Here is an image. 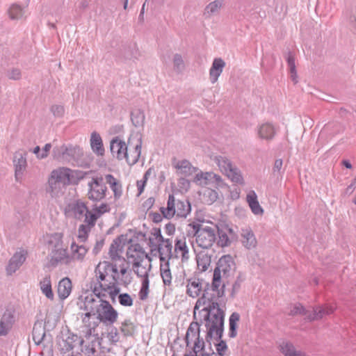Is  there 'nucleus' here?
<instances>
[{
  "instance_id": "41",
  "label": "nucleus",
  "mask_w": 356,
  "mask_h": 356,
  "mask_svg": "<svg viewBox=\"0 0 356 356\" xmlns=\"http://www.w3.org/2000/svg\"><path fill=\"white\" fill-rule=\"evenodd\" d=\"M33 340L36 345H40L46 336L45 327L41 323H35L33 328Z\"/></svg>"
},
{
  "instance_id": "59",
  "label": "nucleus",
  "mask_w": 356,
  "mask_h": 356,
  "mask_svg": "<svg viewBox=\"0 0 356 356\" xmlns=\"http://www.w3.org/2000/svg\"><path fill=\"white\" fill-rule=\"evenodd\" d=\"M149 279H143L142 281V286L139 291V298L141 300H145L148 297L149 293Z\"/></svg>"
},
{
  "instance_id": "6",
  "label": "nucleus",
  "mask_w": 356,
  "mask_h": 356,
  "mask_svg": "<svg viewBox=\"0 0 356 356\" xmlns=\"http://www.w3.org/2000/svg\"><path fill=\"white\" fill-rule=\"evenodd\" d=\"M88 198L94 202H99L104 200L106 195L107 187L105 178L103 177H93L88 183Z\"/></svg>"
},
{
  "instance_id": "36",
  "label": "nucleus",
  "mask_w": 356,
  "mask_h": 356,
  "mask_svg": "<svg viewBox=\"0 0 356 356\" xmlns=\"http://www.w3.org/2000/svg\"><path fill=\"white\" fill-rule=\"evenodd\" d=\"M141 146L142 140L141 138H139L138 143L135 145L134 149L127 152V156L125 157V160L129 165H132L138 162L141 153Z\"/></svg>"
},
{
  "instance_id": "45",
  "label": "nucleus",
  "mask_w": 356,
  "mask_h": 356,
  "mask_svg": "<svg viewBox=\"0 0 356 356\" xmlns=\"http://www.w3.org/2000/svg\"><path fill=\"white\" fill-rule=\"evenodd\" d=\"M175 168L178 170L179 173L184 176H188L191 175L195 170L191 163L187 160L179 161L176 164Z\"/></svg>"
},
{
  "instance_id": "22",
  "label": "nucleus",
  "mask_w": 356,
  "mask_h": 356,
  "mask_svg": "<svg viewBox=\"0 0 356 356\" xmlns=\"http://www.w3.org/2000/svg\"><path fill=\"white\" fill-rule=\"evenodd\" d=\"M225 67V62L222 58H216L213 60L209 70V79L211 83L213 84L217 82Z\"/></svg>"
},
{
  "instance_id": "1",
  "label": "nucleus",
  "mask_w": 356,
  "mask_h": 356,
  "mask_svg": "<svg viewBox=\"0 0 356 356\" xmlns=\"http://www.w3.org/2000/svg\"><path fill=\"white\" fill-rule=\"evenodd\" d=\"M225 284L222 280L215 282L213 277L211 284L206 283L202 296L200 297L194 307V318L198 311L201 322L207 330V339H220L224 331L225 311L220 307L219 299L225 295Z\"/></svg>"
},
{
  "instance_id": "25",
  "label": "nucleus",
  "mask_w": 356,
  "mask_h": 356,
  "mask_svg": "<svg viewBox=\"0 0 356 356\" xmlns=\"http://www.w3.org/2000/svg\"><path fill=\"white\" fill-rule=\"evenodd\" d=\"M105 182L108 184L113 192L114 199L119 200L122 195V186L120 181L115 178L112 175H105Z\"/></svg>"
},
{
  "instance_id": "4",
  "label": "nucleus",
  "mask_w": 356,
  "mask_h": 356,
  "mask_svg": "<svg viewBox=\"0 0 356 356\" xmlns=\"http://www.w3.org/2000/svg\"><path fill=\"white\" fill-rule=\"evenodd\" d=\"M191 210V204L188 200H175L173 195H169L167 207H161L160 211L163 213L165 218L170 219L175 215L180 218H186Z\"/></svg>"
},
{
  "instance_id": "17",
  "label": "nucleus",
  "mask_w": 356,
  "mask_h": 356,
  "mask_svg": "<svg viewBox=\"0 0 356 356\" xmlns=\"http://www.w3.org/2000/svg\"><path fill=\"white\" fill-rule=\"evenodd\" d=\"M13 165L15 179L17 181H21L27 166L26 153L21 151L15 152L13 156Z\"/></svg>"
},
{
  "instance_id": "32",
  "label": "nucleus",
  "mask_w": 356,
  "mask_h": 356,
  "mask_svg": "<svg viewBox=\"0 0 356 356\" xmlns=\"http://www.w3.org/2000/svg\"><path fill=\"white\" fill-rule=\"evenodd\" d=\"M246 200L254 215H261L264 213V210L258 202L257 194L254 191L248 193L246 196Z\"/></svg>"
},
{
  "instance_id": "13",
  "label": "nucleus",
  "mask_w": 356,
  "mask_h": 356,
  "mask_svg": "<svg viewBox=\"0 0 356 356\" xmlns=\"http://www.w3.org/2000/svg\"><path fill=\"white\" fill-rule=\"evenodd\" d=\"M119 265V275H111L112 280L118 282L121 285L128 286L132 282L131 270L129 269V264L124 258L120 261Z\"/></svg>"
},
{
  "instance_id": "50",
  "label": "nucleus",
  "mask_w": 356,
  "mask_h": 356,
  "mask_svg": "<svg viewBox=\"0 0 356 356\" xmlns=\"http://www.w3.org/2000/svg\"><path fill=\"white\" fill-rule=\"evenodd\" d=\"M164 238L161 234V229L159 228H153L151 231V236L149 238V245L151 248V250L153 251L154 244H158Z\"/></svg>"
},
{
  "instance_id": "29",
  "label": "nucleus",
  "mask_w": 356,
  "mask_h": 356,
  "mask_svg": "<svg viewBox=\"0 0 356 356\" xmlns=\"http://www.w3.org/2000/svg\"><path fill=\"white\" fill-rule=\"evenodd\" d=\"M334 309L332 307H316L313 309V312H309L307 319L309 321L320 320L326 315L333 313Z\"/></svg>"
},
{
  "instance_id": "51",
  "label": "nucleus",
  "mask_w": 356,
  "mask_h": 356,
  "mask_svg": "<svg viewBox=\"0 0 356 356\" xmlns=\"http://www.w3.org/2000/svg\"><path fill=\"white\" fill-rule=\"evenodd\" d=\"M24 9L18 4H13L9 9V15L12 19H21L24 15Z\"/></svg>"
},
{
  "instance_id": "21",
  "label": "nucleus",
  "mask_w": 356,
  "mask_h": 356,
  "mask_svg": "<svg viewBox=\"0 0 356 356\" xmlns=\"http://www.w3.org/2000/svg\"><path fill=\"white\" fill-rule=\"evenodd\" d=\"M53 265L58 263L64 264L70 266L72 264V259L70 257L67 251L65 248H56L52 252V257L51 259Z\"/></svg>"
},
{
  "instance_id": "48",
  "label": "nucleus",
  "mask_w": 356,
  "mask_h": 356,
  "mask_svg": "<svg viewBox=\"0 0 356 356\" xmlns=\"http://www.w3.org/2000/svg\"><path fill=\"white\" fill-rule=\"evenodd\" d=\"M239 318H240V316L236 312L232 313L229 317V337L230 338H234L237 334L236 322L239 321Z\"/></svg>"
},
{
  "instance_id": "40",
  "label": "nucleus",
  "mask_w": 356,
  "mask_h": 356,
  "mask_svg": "<svg viewBox=\"0 0 356 356\" xmlns=\"http://www.w3.org/2000/svg\"><path fill=\"white\" fill-rule=\"evenodd\" d=\"M200 326L198 322H192L190 324L185 338L187 346L193 341V338L200 336Z\"/></svg>"
},
{
  "instance_id": "28",
  "label": "nucleus",
  "mask_w": 356,
  "mask_h": 356,
  "mask_svg": "<svg viewBox=\"0 0 356 356\" xmlns=\"http://www.w3.org/2000/svg\"><path fill=\"white\" fill-rule=\"evenodd\" d=\"M241 236L242 244L245 248L251 250L256 248L257 241L253 232L251 229H243Z\"/></svg>"
},
{
  "instance_id": "49",
  "label": "nucleus",
  "mask_w": 356,
  "mask_h": 356,
  "mask_svg": "<svg viewBox=\"0 0 356 356\" xmlns=\"http://www.w3.org/2000/svg\"><path fill=\"white\" fill-rule=\"evenodd\" d=\"M222 337L220 339H217L215 337H212L209 339H207V334L206 335V341L209 343L211 346L210 341L213 339L216 342H214L215 346H216V354H219L220 356H224L225 355V352L227 350V346L226 344V342L225 341L221 340Z\"/></svg>"
},
{
  "instance_id": "39",
  "label": "nucleus",
  "mask_w": 356,
  "mask_h": 356,
  "mask_svg": "<svg viewBox=\"0 0 356 356\" xmlns=\"http://www.w3.org/2000/svg\"><path fill=\"white\" fill-rule=\"evenodd\" d=\"M40 289L45 296L53 300L54 298V295L51 289V277L49 275H46L40 282Z\"/></svg>"
},
{
  "instance_id": "18",
  "label": "nucleus",
  "mask_w": 356,
  "mask_h": 356,
  "mask_svg": "<svg viewBox=\"0 0 356 356\" xmlns=\"http://www.w3.org/2000/svg\"><path fill=\"white\" fill-rule=\"evenodd\" d=\"M206 282L201 278L193 277L186 280V294L191 298H197L200 295L206 284Z\"/></svg>"
},
{
  "instance_id": "33",
  "label": "nucleus",
  "mask_w": 356,
  "mask_h": 356,
  "mask_svg": "<svg viewBox=\"0 0 356 356\" xmlns=\"http://www.w3.org/2000/svg\"><path fill=\"white\" fill-rule=\"evenodd\" d=\"M72 255L70 257L72 259V263L75 261H82L88 252V248L83 245H77L73 242L71 245Z\"/></svg>"
},
{
  "instance_id": "16",
  "label": "nucleus",
  "mask_w": 356,
  "mask_h": 356,
  "mask_svg": "<svg viewBox=\"0 0 356 356\" xmlns=\"http://www.w3.org/2000/svg\"><path fill=\"white\" fill-rule=\"evenodd\" d=\"M127 256L128 259H132L133 266L135 267L140 266V263L147 258V254L138 243L132 244L128 248Z\"/></svg>"
},
{
  "instance_id": "2",
  "label": "nucleus",
  "mask_w": 356,
  "mask_h": 356,
  "mask_svg": "<svg viewBox=\"0 0 356 356\" xmlns=\"http://www.w3.org/2000/svg\"><path fill=\"white\" fill-rule=\"evenodd\" d=\"M78 305L80 310H83L85 313L80 314L82 323L87 329V333L90 335L95 332L97 327V323L92 321L93 318L97 314L104 298H95L93 295H88L83 298L79 299Z\"/></svg>"
},
{
  "instance_id": "15",
  "label": "nucleus",
  "mask_w": 356,
  "mask_h": 356,
  "mask_svg": "<svg viewBox=\"0 0 356 356\" xmlns=\"http://www.w3.org/2000/svg\"><path fill=\"white\" fill-rule=\"evenodd\" d=\"M216 234L218 236L217 244L222 248L229 246L236 238L235 232L227 226H222L221 227L216 226Z\"/></svg>"
},
{
  "instance_id": "58",
  "label": "nucleus",
  "mask_w": 356,
  "mask_h": 356,
  "mask_svg": "<svg viewBox=\"0 0 356 356\" xmlns=\"http://www.w3.org/2000/svg\"><path fill=\"white\" fill-rule=\"evenodd\" d=\"M244 280L245 276L241 273H240L232 285L231 292V296L232 298H234L235 295L238 292L239 289H241V284Z\"/></svg>"
},
{
  "instance_id": "63",
  "label": "nucleus",
  "mask_w": 356,
  "mask_h": 356,
  "mask_svg": "<svg viewBox=\"0 0 356 356\" xmlns=\"http://www.w3.org/2000/svg\"><path fill=\"white\" fill-rule=\"evenodd\" d=\"M6 76L9 79L17 81L21 79L22 72L18 68H12L7 71Z\"/></svg>"
},
{
  "instance_id": "37",
  "label": "nucleus",
  "mask_w": 356,
  "mask_h": 356,
  "mask_svg": "<svg viewBox=\"0 0 356 356\" xmlns=\"http://www.w3.org/2000/svg\"><path fill=\"white\" fill-rule=\"evenodd\" d=\"M280 351L284 356H306L301 350H298L290 342H282L280 345Z\"/></svg>"
},
{
  "instance_id": "64",
  "label": "nucleus",
  "mask_w": 356,
  "mask_h": 356,
  "mask_svg": "<svg viewBox=\"0 0 356 356\" xmlns=\"http://www.w3.org/2000/svg\"><path fill=\"white\" fill-rule=\"evenodd\" d=\"M97 342L92 341L86 346V354L88 356H97L96 345Z\"/></svg>"
},
{
  "instance_id": "42",
  "label": "nucleus",
  "mask_w": 356,
  "mask_h": 356,
  "mask_svg": "<svg viewBox=\"0 0 356 356\" xmlns=\"http://www.w3.org/2000/svg\"><path fill=\"white\" fill-rule=\"evenodd\" d=\"M121 241L116 238L113 241L110 245L108 254L112 261H121L123 257L119 254L120 251Z\"/></svg>"
},
{
  "instance_id": "35",
  "label": "nucleus",
  "mask_w": 356,
  "mask_h": 356,
  "mask_svg": "<svg viewBox=\"0 0 356 356\" xmlns=\"http://www.w3.org/2000/svg\"><path fill=\"white\" fill-rule=\"evenodd\" d=\"M181 252L182 261L187 260L188 259V248L186 245V238H177L175 243V254L174 257L177 258V254Z\"/></svg>"
},
{
  "instance_id": "55",
  "label": "nucleus",
  "mask_w": 356,
  "mask_h": 356,
  "mask_svg": "<svg viewBox=\"0 0 356 356\" xmlns=\"http://www.w3.org/2000/svg\"><path fill=\"white\" fill-rule=\"evenodd\" d=\"M91 228L88 226H86L83 224L79 225L77 236L79 243H84L87 240L88 234Z\"/></svg>"
},
{
  "instance_id": "46",
  "label": "nucleus",
  "mask_w": 356,
  "mask_h": 356,
  "mask_svg": "<svg viewBox=\"0 0 356 356\" xmlns=\"http://www.w3.org/2000/svg\"><path fill=\"white\" fill-rule=\"evenodd\" d=\"M72 210L73 211L76 218L79 219L82 218L83 215L85 216V213L89 211L86 204L81 200H78L74 202L72 207Z\"/></svg>"
},
{
  "instance_id": "44",
  "label": "nucleus",
  "mask_w": 356,
  "mask_h": 356,
  "mask_svg": "<svg viewBox=\"0 0 356 356\" xmlns=\"http://www.w3.org/2000/svg\"><path fill=\"white\" fill-rule=\"evenodd\" d=\"M145 115L143 110L136 108L131 113V120L136 127H143L145 123Z\"/></svg>"
},
{
  "instance_id": "23",
  "label": "nucleus",
  "mask_w": 356,
  "mask_h": 356,
  "mask_svg": "<svg viewBox=\"0 0 356 356\" xmlns=\"http://www.w3.org/2000/svg\"><path fill=\"white\" fill-rule=\"evenodd\" d=\"M276 131L275 126L270 122L263 123L257 128L259 137L266 140H271L273 139L276 134Z\"/></svg>"
},
{
  "instance_id": "8",
  "label": "nucleus",
  "mask_w": 356,
  "mask_h": 356,
  "mask_svg": "<svg viewBox=\"0 0 356 356\" xmlns=\"http://www.w3.org/2000/svg\"><path fill=\"white\" fill-rule=\"evenodd\" d=\"M213 160L220 171L225 173L232 181L237 184L242 182L243 177L240 170L232 165L229 159L223 156H216Z\"/></svg>"
},
{
  "instance_id": "31",
  "label": "nucleus",
  "mask_w": 356,
  "mask_h": 356,
  "mask_svg": "<svg viewBox=\"0 0 356 356\" xmlns=\"http://www.w3.org/2000/svg\"><path fill=\"white\" fill-rule=\"evenodd\" d=\"M49 186L47 192L50 194L51 197H58L64 193L65 186L54 180V178L49 177L48 179Z\"/></svg>"
},
{
  "instance_id": "56",
  "label": "nucleus",
  "mask_w": 356,
  "mask_h": 356,
  "mask_svg": "<svg viewBox=\"0 0 356 356\" xmlns=\"http://www.w3.org/2000/svg\"><path fill=\"white\" fill-rule=\"evenodd\" d=\"M124 145V142L119 139L118 137H115L111 141L110 149L112 154L115 156L116 153H119L120 149H121Z\"/></svg>"
},
{
  "instance_id": "61",
  "label": "nucleus",
  "mask_w": 356,
  "mask_h": 356,
  "mask_svg": "<svg viewBox=\"0 0 356 356\" xmlns=\"http://www.w3.org/2000/svg\"><path fill=\"white\" fill-rule=\"evenodd\" d=\"M174 68L177 72H181L184 69V63L181 56L176 54L173 58Z\"/></svg>"
},
{
  "instance_id": "52",
  "label": "nucleus",
  "mask_w": 356,
  "mask_h": 356,
  "mask_svg": "<svg viewBox=\"0 0 356 356\" xmlns=\"http://www.w3.org/2000/svg\"><path fill=\"white\" fill-rule=\"evenodd\" d=\"M151 264H149V268H147L146 266L143 265V263H140V266L138 267H135L133 266V270L135 274L139 277H143V279H149V271L151 269Z\"/></svg>"
},
{
  "instance_id": "19",
  "label": "nucleus",
  "mask_w": 356,
  "mask_h": 356,
  "mask_svg": "<svg viewBox=\"0 0 356 356\" xmlns=\"http://www.w3.org/2000/svg\"><path fill=\"white\" fill-rule=\"evenodd\" d=\"M15 322L14 313L6 309L0 319V337L6 336L13 327Z\"/></svg>"
},
{
  "instance_id": "14",
  "label": "nucleus",
  "mask_w": 356,
  "mask_h": 356,
  "mask_svg": "<svg viewBox=\"0 0 356 356\" xmlns=\"http://www.w3.org/2000/svg\"><path fill=\"white\" fill-rule=\"evenodd\" d=\"M172 243L169 238H164L158 244H154L153 250H157L159 254L161 262L169 261L174 257V253L172 251Z\"/></svg>"
},
{
  "instance_id": "30",
  "label": "nucleus",
  "mask_w": 356,
  "mask_h": 356,
  "mask_svg": "<svg viewBox=\"0 0 356 356\" xmlns=\"http://www.w3.org/2000/svg\"><path fill=\"white\" fill-rule=\"evenodd\" d=\"M83 339H81L78 335L68 333L65 339H63V343H60L62 349L66 352L73 350L77 345H82Z\"/></svg>"
},
{
  "instance_id": "62",
  "label": "nucleus",
  "mask_w": 356,
  "mask_h": 356,
  "mask_svg": "<svg viewBox=\"0 0 356 356\" xmlns=\"http://www.w3.org/2000/svg\"><path fill=\"white\" fill-rule=\"evenodd\" d=\"M194 347L193 350L197 353H205L204 352V341L203 339H200V336L193 338Z\"/></svg>"
},
{
  "instance_id": "38",
  "label": "nucleus",
  "mask_w": 356,
  "mask_h": 356,
  "mask_svg": "<svg viewBox=\"0 0 356 356\" xmlns=\"http://www.w3.org/2000/svg\"><path fill=\"white\" fill-rule=\"evenodd\" d=\"M196 260L197 268L201 272L206 271L211 262V256L204 251H201L197 254Z\"/></svg>"
},
{
  "instance_id": "27",
  "label": "nucleus",
  "mask_w": 356,
  "mask_h": 356,
  "mask_svg": "<svg viewBox=\"0 0 356 356\" xmlns=\"http://www.w3.org/2000/svg\"><path fill=\"white\" fill-rule=\"evenodd\" d=\"M72 284L70 278L64 277L58 284L57 293L60 299H66L71 293Z\"/></svg>"
},
{
  "instance_id": "20",
  "label": "nucleus",
  "mask_w": 356,
  "mask_h": 356,
  "mask_svg": "<svg viewBox=\"0 0 356 356\" xmlns=\"http://www.w3.org/2000/svg\"><path fill=\"white\" fill-rule=\"evenodd\" d=\"M26 260V254L24 251L16 252L10 259L6 267L8 275H12L23 264Z\"/></svg>"
},
{
  "instance_id": "12",
  "label": "nucleus",
  "mask_w": 356,
  "mask_h": 356,
  "mask_svg": "<svg viewBox=\"0 0 356 356\" xmlns=\"http://www.w3.org/2000/svg\"><path fill=\"white\" fill-rule=\"evenodd\" d=\"M63 157L69 161H74L79 165H82L81 159L83 156V149L77 145H62L60 148Z\"/></svg>"
},
{
  "instance_id": "26",
  "label": "nucleus",
  "mask_w": 356,
  "mask_h": 356,
  "mask_svg": "<svg viewBox=\"0 0 356 356\" xmlns=\"http://www.w3.org/2000/svg\"><path fill=\"white\" fill-rule=\"evenodd\" d=\"M90 147L92 152L97 156H103L105 149L101 136L96 131H93L90 136Z\"/></svg>"
},
{
  "instance_id": "47",
  "label": "nucleus",
  "mask_w": 356,
  "mask_h": 356,
  "mask_svg": "<svg viewBox=\"0 0 356 356\" xmlns=\"http://www.w3.org/2000/svg\"><path fill=\"white\" fill-rule=\"evenodd\" d=\"M218 198V193L216 190L207 188L202 194V200L207 204H211Z\"/></svg>"
},
{
  "instance_id": "9",
  "label": "nucleus",
  "mask_w": 356,
  "mask_h": 356,
  "mask_svg": "<svg viewBox=\"0 0 356 356\" xmlns=\"http://www.w3.org/2000/svg\"><path fill=\"white\" fill-rule=\"evenodd\" d=\"M119 285L121 284L115 280H112L111 282L93 281L91 285V288L94 295L96 297L104 298L106 297V293H103V291H109L117 296L120 291V289L118 286Z\"/></svg>"
},
{
  "instance_id": "11",
  "label": "nucleus",
  "mask_w": 356,
  "mask_h": 356,
  "mask_svg": "<svg viewBox=\"0 0 356 356\" xmlns=\"http://www.w3.org/2000/svg\"><path fill=\"white\" fill-rule=\"evenodd\" d=\"M119 266L110 261H100L95 268V281H108L106 277L110 273L112 275H119Z\"/></svg>"
},
{
  "instance_id": "10",
  "label": "nucleus",
  "mask_w": 356,
  "mask_h": 356,
  "mask_svg": "<svg viewBox=\"0 0 356 356\" xmlns=\"http://www.w3.org/2000/svg\"><path fill=\"white\" fill-rule=\"evenodd\" d=\"M193 181L197 186L207 187H216L221 186L222 183L220 175L213 172H200L195 175Z\"/></svg>"
},
{
  "instance_id": "54",
  "label": "nucleus",
  "mask_w": 356,
  "mask_h": 356,
  "mask_svg": "<svg viewBox=\"0 0 356 356\" xmlns=\"http://www.w3.org/2000/svg\"><path fill=\"white\" fill-rule=\"evenodd\" d=\"M99 218V215H97L95 212L92 213L90 211H88L87 213H85L83 225L92 229L95 226L96 221Z\"/></svg>"
},
{
  "instance_id": "3",
  "label": "nucleus",
  "mask_w": 356,
  "mask_h": 356,
  "mask_svg": "<svg viewBox=\"0 0 356 356\" xmlns=\"http://www.w3.org/2000/svg\"><path fill=\"white\" fill-rule=\"evenodd\" d=\"M189 225L193 229V235L198 246L203 249L212 247L216 241V226H207L195 222Z\"/></svg>"
},
{
  "instance_id": "43",
  "label": "nucleus",
  "mask_w": 356,
  "mask_h": 356,
  "mask_svg": "<svg viewBox=\"0 0 356 356\" xmlns=\"http://www.w3.org/2000/svg\"><path fill=\"white\" fill-rule=\"evenodd\" d=\"M160 271L164 285L170 286L172 284V274L170 270L168 261L165 262H161Z\"/></svg>"
},
{
  "instance_id": "57",
  "label": "nucleus",
  "mask_w": 356,
  "mask_h": 356,
  "mask_svg": "<svg viewBox=\"0 0 356 356\" xmlns=\"http://www.w3.org/2000/svg\"><path fill=\"white\" fill-rule=\"evenodd\" d=\"M120 330L124 336H131L134 333V325L129 320H126L122 323Z\"/></svg>"
},
{
  "instance_id": "5",
  "label": "nucleus",
  "mask_w": 356,
  "mask_h": 356,
  "mask_svg": "<svg viewBox=\"0 0 356 356\" xmlns=\"http://www.w3.org/2000/svg\"><path fill=\"white\" fill-rule=\"evenodd\" d=\"M118 317V312L113 308L108 301L104 300L102 302L95 317L93 318L92 321L97 323V327L100 323H102L106 325H111L117 321Z\"/></svg>"
},
{
  "instance_id": "60",
  "label": "nucleus",
  "mask_w": 356,
  "mask_h": 356,
  "mask_svg": "<svg viewBox=\"0 0 356 356\" xmlns=\"http://www.w3.org/2000/svg\"><path fill=\"white\" fill-rule=\"evenodd\" d=\"M119 302L124 307H131L133 305V299L129 293H120L118 296Z\"/></svg>"
},
{
  "instance_id": "24",
  "label": "nucleus",
  "mask_w": 356,
  "mask_h": 356,
  "mask_svg": "<svg viewBox=\"0 0 356 356\" xmlns=\"http://www.w3.org/2000/svg\"><path fill=\"white\" fill-rule=\"evenodd\" d=\"M70 173L71 170L69 168H62L53 170L49 177L54 178L57 182L66 186L70 183Z\"/></svg>"
},
{
  "instance_id": "34",
  "label": "nucleus",
  "mask_w": 356,
  "mask_h": 356,
  "mask_svg": "<svg viewBox=\"0 0 356 356\" xmlns=\"http://www.w3.org/2000/svg\"><path fill=\"white\" fill-rule=\"evenodd\" d=\"M223 4V0H214L209 3L204 8V16L205 18H210L213 15L219 14Z\"/></svg>"
},
{
  "instance_id": "7",
  "label": "nucleus",
  "mask_w": 356,
  "mask_h": 356,
  "mask_svg": "<svg viewBox=\"0 0 356 356\" xmlns=\"http://www.w3.org/2000/svg\"><path fill=\"white\" fill-rule=\"evenodd\" d=\"M235 262L233 257L230 254L222 256L216 264V266L213 271V277L215 282L222 280V277H228L231 273L235 269Z\"/></svg>"
},
{
  "instance_id": "53",
  "label": "nucleus",
  "mask_w": 356,
  "mask_h": 356,
  "mask_svg": "<svg viewBox=\"0 0 356 356\" xmlns=\"http://www.w3.org/2000/svg\"><path fill=\"white\" fill-rule=\"evenodd\" d=\"M309 312L307 311L305 307L300 303H296L291 306V309L289 315L290 316H296V315H302L305 316V318L307 319V316H308Z\"/></svg>"
}]
</instances>
